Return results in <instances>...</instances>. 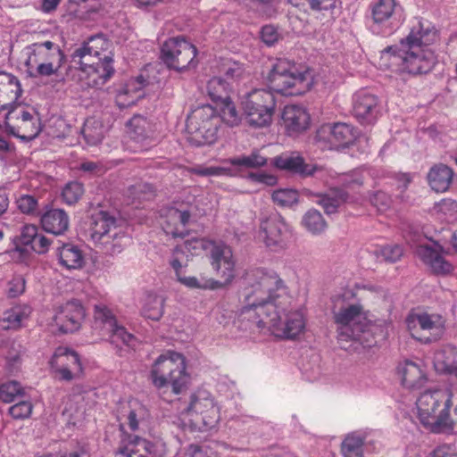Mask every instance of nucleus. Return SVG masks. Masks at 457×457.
<instances>
[{
	"label": "nucleus",
	"instance_id": "obj_6",
	"mask_svg": "<svg viewBox=\"0 0 457 457\" xmlns=\"http://www.w3.org/2000/svg\"><path fill=\"white\" fill-rule=\"evenodd\" d=\"M270 90L284 96H299L312 86V76L307 70H300L287 59H277L267 76Z\"/></svg>",
	"mask_w": 457,
	"mask_h": 457
},
{
	"label": "nucleus",
	"instance_id": "obj_29",
	"mask_svg": "<svg viewBox=\"0 0 457 457\" xmlns=\"http://www.w3.org/2000/svg\"><path fill=\"white\" fill-rule=\"evenodd\" d=\"M433 364L438 373L452 375L457 370V347L453 345L441 346L434 353Z\"/></svg>",
	"mask_w": 457,
	"mask_h": 457
},
{
	"label": "nucleus",
	"instance_id": "obj_46",
	"mask_svg": "<svg viewBox=\"0 0 457 457\" xmlns=\"http://www.w3.org/2000/svg\"><path fill=\"white\" fill-rule=\"evenodd\" d=\"M374 253L380 262H395L401 259L403 252L399 245H392L382 246Z\"/></svg>",
	"mask_w": 457,
	"mask_h": 457
},
{
	"label": "nucleus",
	"instance_id": "obj_25",
	"mask_svg": "<svg viewBox=\"0 0 457 457\" xmlns=\"http://www.w3.org/2000/svg\"><path fill=\"white\" fill-rule=\"evenodd\" d=\"M22 92L17 77L0 71V112L9 109L21 96Z\"/></svg>",
	"mask_w": 457,
	"mask_h": 457
},
{
	"label": "nucleus",
	"instance_id": "obj_13",
	"mask_svg": "<svg viewBox=\"0 0 457 457\" xmlns=\"http://www.w3.org/2000/svg\"><path fill=\"white\" fill-rule=\"evenodd\" d=\"M358 136L359 131L353 126L338 122L321 126L317 130L315 140L323 143V147L333 149L349 146Z\"/></svg>",
	"mask_w": 457,
	"mask_h": 457
},
{
	"label": "nucleus",
	"instance_id": "obj_55",
	"mask_svg": "<svg viewBox=\"0 0 457 457\" xmlns=\"http://www.w3.org/2000/svg\"><path fill=\"white\" fill-rule=\"evenodd\" d=\"M108 332L111 334L112 342L120 340L124 345H129L134 339L132 334L129 333L124 327L119 326L117 323Z\"/></svg>",
	"mask_w": 457,
	"mask_h": 457
},
{
	"label": "nucleus",
	"instance_id": "obj_64",
	"mask_svg": "<svg viewBox=\"0 0 457 457\" xmlns=\"http://www.w3.org/2000/svg\"><path fill=\"white\" fill-rule=\"evenodd\" d=\"M82 133L85 139L90 145H96L100 143L103 139L102 132L92 133V128L88 124H85V126L82 129Z\"/></svg>",
	"mask_w": 457,
	"mask_h": 457
},
{
	"label": "nucleus",
	"instance_id": "obj_43",
	"mask_svg": "<svg viewBox=\"0 0 457 457\" xmlns=\"http://www.w3.org/2000/svg\"><path fill=\"white\" fill-rule=\"evenodd\" d=\"M24 395V388L17 381H9L0 386V400L4 403L14 402L18 398L23 397Z\"/></svg>",
	"mask_w": 457,
	"mask_h": 457
},
{
	"label": "nucleus",
	"instance_id": "obj_53",
	"mask_svg": "<svg viewBox=\"0 0 457 457\" xmlns=\"http://www.w3.org/2000/svg\"><path fill=\"white\" fill-rule=\"evenodd\" d=\"M33 405L29 401H20L9 408V414L15 420H24L30 416Z\"/></svg>",
	"mask_w": 457,
	"mask_h": 457
},
{
	"label": "nucleus",
	"instance_id": "obj_26",
	"mask_svg": "<svg viewBox=\"0 0 457 457\" xmlns=\"http://www.w3.org/2000/svg\"><path fill=\"white\" fill-rule=\"evenodd\" d=\"M128 134L136 143L141 144L147 148L154 143V126L142 115H134L128 122Z\"/></svg>",
	"mask_w": 457,
	"mask_h": 457
},
{
	"label": "nucleus",
	"instance_id": "obj_2",
	"mask_svg": "<svg viewBox=\"0 0 457 457\" xmlns=\"http://www.w3.org/2000/svg\"><path fill=\"white\" fill-rule=\"evenodd\" d=\"M436 37V29L418 21L398 45L389 46L381 52V58L390 60L402 72L427 74L436 63L434 52L428 48Z\"/></svg>",
	"mask_w": 457,
	"mask_h": 457
},
{
	"label": "nucleus",
	"instance_id": "obj_48",
	"mask_svg": "<svg viewBox=\"0 0 457 457\" xmlns=\"http://www.w3.org/2000/svg\"><path fill=\"white\" fill-rule=\"evenodd\" d=\"M179 280L191 288L218 289L224 287V283L212 278L205 279L201 282L195 277H179Z\"/></svg>",
	"mask_w": 457,
	"mask_h": 457
},
{
	"label": "nucleus",
	"instance_id": "obj_38",
	"mask_svg": "<svg viewBox=\"0 0 457 457\" xmlns=\"http://www.w3.org/2000/svg\"><path fill=\"white\" fill-rule=\"evenodd\" d=\"M206 92L214 102L228 99V82L220 77L212 78L206 85Z\"/></svg>",
	"mask_w": 457,
	"mask_h": 457
},
{
	"label": "nucleus",
	"instance_id": "obj_7",
	"mask_svg": "<svg viewBox=\"0 0 457 457\" xmlns=\"http://www.w3.org/2000/svg\"><path fill=\"white\" fill-rule=\"evenodd\" d=\"M25 66L31 78L50 77L57 74L65 62V54L60 46L46 40L29 45Z\"/></svg>",
	"mask_w": 457,
	"mask_h": 457
},
{
	"label": "nucleus",
	"instance_id": "obj_32",
	"mask_svg": "<svg viewBox=\"0 0 457 457\" xmlns=\"http://www.w3.org/2000/svg\"><path fill=\"white\" fill-rule=\"evenodd\" d=\"M349 194L343 189H336L328 194L317 195L316 203L320 205L328 215L335 214L341 205L348 201Z\"/></svg>",
	"mask_w": 457,
	"mask_h": 457
},
{
	"label": "nucleus",
	"instance_id": "obj_11",
	"mask_svg": "<svg viewBox=\"0 0 457 457\" xmlns=\"http://www.w3.org/2000/svg\"><path fill=\"white\" fill-rule=\"evenodd\" d=\"M405 322L411 337L423 344L437 341L445 331V320L439 314L413 312L407 316Z\"/></svg>",
	"mask_w": 457,
	"mask_h": 457
},
{
	"label": "nucleus",
	"instance_id": "obj_36",
	"mask_svg": "<svg viewBox=\"0 0 457 457\" xmlns=\"http://www.w3.org/2000/svg\"><path fill=\"white\" fill-rule=\"evenodd\" d=\"M302 223L303 227L313 235H320L328 228L327 221L322 214L316 209L308 210L303 217Z\"/></svg>",
	"mask_w": 457,
	"mask_h": 457
},
{
	"label": "nucleus",
	"instance_id": "obj_59",
	"mask_svg": "<svg viewBox=\"0 0 457 457\" xmlns=\"http://www.w3.org/2000/svg\"><path fill=\"white\" fill-rule=\"evenodd\" d=\"M262 40L269 46L278 42L279 34L278 29L272 25H265L261 30Z\"/></svg>",
	"mask_w": 457,
	"mask_h": 457
},
{
	"label": "nucleus",
	"instance_id": "obj_33",
	"mask_svg": "<svg viewBox=\"0 0 457 457\" xmlns=\"http://www.w3.org/2000/svg\"><path fill=\"white\" fill-rule=\"evenodd\" d=\"M57 255L60 263L71 270L82 267L84 256L80 248L73 244H63L57 248Z\"/></svg>",
	"mask_w": 457,
	"mask_h": 457
},
{
	"label": "nucleus",
	"instance_id": "obj_27",
	"mask_svg": "<svg viewBox=\"0 0 457 457\" xmlns=\"http://www.w3.org/2000/svg\"><path fill=\"white\" fill-rule=\"evenodd\" d=\"M454 171L446 164H434L428 172L427 179L432 190L445 193L449 190L453 181Z\"/></svg>",
	"mask_w": 457,
	"mask_h": 457
},
{
	"label": "nucleus",
	"instance_id": "obj_35",
	"mask_svg": "<svg viewBox=\"0 0 457 457\" xmlns=\"http://www.w3.org/2000/svg\"><path fill=\"white\" fill-rule=\"evenodd\" d=\"M268 159L262 156L259 150H253L250 154L239 155L227 160V162L237 168L240 170L245 169H258L267 164Z\"/></svg>",
	"mask_w": 457,
	"mask_h": 457
},
{
	"label": "nucleus",
	"instance_id": "obj_41",
	"mask_svg": "<svg viewBox=\"0 0 457 457\" xmlns=\"http://www.w3.org/2000/svg\"><path fill=\"white\" fill-rule=\"evenodd\" d=\"M191 174H195L201 177H220L228 176L233 177L236 175L231 168L221 167V166H204L196 165L188 169Z\"/></svg>",
	"mask_w": 457,
	"mask_h": 457
},
{
	"label": "nucleus",
	"instance_id": "obj_4",
	"mask_svg": "<svg viewBox=\"0 0 457 457\" xmlns=\"http://www.w3.org/2000/svg\"><path fill=\"white\" fill-rule=\"evenodd\" d=\"M420 422L434 433L453 431V424L449 417L451 393L448 389L428 390L417 400Z\"/></svg>",
	"mask_w": 457,
	"mask_h": 457
},
{
	"label": "nucleus",
	"instance_id": "obj_61",
	"mask_svg": "<svg viewBox=\"0 0 457 457\" xmlns=\"http://www.w3.org/2000/svg\"><path fill=\"white\" fill-rule=\"evenodd\" d=\"M49 245L50 240L43 234H37L30 249L39 254H43L48 251Z\"/></svg>",
	"mask_w": 457,
	"mask_h": 457
},
{
	"label": "nucleus",
	"instance_id": "obj_20",
	"mask_svg": "<svg viewBox=\"0 0 457 457\" xmlns=\"http://www.w3.org/2000/svg\"><path fill=\"white\" fill-rule=\"evenodd\" d=\"M352 113L361 124H373L378 114V97L366 91L355 93L353 98Z\"/></svg>",
	"mask_w": 457,
	"mask_h": 457
},
{
	"label": "nucleus",
	"instance_id": "obj_31",
	"mask_svg": "<svg viewBox=\"0 0 457 457\" xmlns=\"http://www.w3.org/2000/svg\"><path fill=\"white\" fill-rule=\"evenodd\" d=\"M112 58L104 56L97 58V62L87 71V85L93 87H100L113 75Z\"/></svg>",
	"mask_w": 457,
	"mask_h": 457
},
{
	"label": "nucleus",
	"instance_id": "obj_52",
	"mask_svg": "<svg viewBox=\"0 0 457 457\" xmlns=\"http://www.w3.org/2000/svg\"><path fill=\"white\" fill-rule=\"evenodd\" d=\"M18 209L24 214L35 215L37 213V199L31 195H21L16 200Z\"/></svg>",
	"mask_w": 457,
	"mask_h": 457
},
{
	"label": "nucleus",
	"instance_id": "obj_49",
	"mask_svg": "<svg viewBox=\"0 0 457 457\" xmlns=\"http://www.w3.org/2000/svg\"><path fill=\"white\" fill-rule=\"evenodd\" d=\"M94 317L96 322H100L109 331L117 323L115 316L105 305H95Z\"/></svg>",
	"mask_w": 457,
	"mask_h": 457
},
{
	"label": "nucleus",
	"instance_id": "obj_51",
	"mask_svg": "<svg viewBox=\"0 0 457 457\" xmlns=\"http://www.w3.org/2000/svg\"><path fill=\"white\" fill-rule=\"evenodd\" d=\"M37 234L38 229L35 225L23 226L21 231V235L16 239L17 248H19V245H23L25 247L24 250L27 251L28 248L30 249Z\"/></svg>",
	"mask_w": 457,
	"mask_h": 457
},
{
	"label": "nucleus",
	"instance_id": "obj_40",
	"mask_svg": "<svg viewBox=\"0 0 457 457\" xmlns=\"http://www.w3.org/2000/svg\"><path fill=\"white\" fill-rule=\"evenodd\" d=\"M363 439L359 436L349 435L342 443L341 451L344 457H362Z\"/></svg>",
	"mask_w": 457,
	"mask_h": 457
},
{
	"label": "nucleus",
	"instance_id": "obj_56",
	"mask_svg": "<svg viewBox=\"0 0 457 457\" xmlns=\"http://www.w3.org/2000/svg\"><path fill=\"white\" fill-rule=\"evenodd\" d=\"M391 197L383 191H378L370 197L371 204L380 212L387 210L391 205Z\"/></svg>",
	"mask_w": 457,
	"mask_h": 457
},
{
	"label": "nucleus",
	"instance_id": "obj_47",
	"mask_svg": "<svg viewBox=\"0 0 457 457\" xmlns=\"http://www.w3.org/2000/svg\"><path fill=\"white\" fill-rule=\"evenodd\" d=\"M84 194L83 184L78 181H71L66 184L62 192L63 201L67 204H76Z\"/></svg>",
	"mask_w": 457,
	"mask_h": 457
},
{
	"label": "nucleus",
	"instance_id": "obj_17",
	"mask_svg": "<svg viewBox=\"0 0 457 457\" xmlns=\"http://www.w3.org/2000/svg\"><path fill=\"white\" fill-rule=\"evenodd\" d=\"M186 412L195 416V422L201 421L205 428H213L220 420V411L210 394L198 391L191 395Z\"/></svg>",
	"mask_w": 457,
	"mask_h": 457
},
{
	"label": "nucleus",
	"instance_id": "obj_23",
	"mask_svg": "<svg viewBox=\"0 0 457 457\" xmlns=\"http://www.w3.org/2000/svg\"><path fill=\"white\" fill-rule=\"evenodd\" d=\"M282 120L287 135L295 136L308 129L310 115L300 105H287L282 112Z\"/></svg>",
	"mask_w": 457,
	"mask_h": 457
},
{
	"label": "nucleus",
	"instance_id": "obj_28",
	"mask_svg": "<svg viewBox=\"0 0 457 457\" xmlns=\"http://www.w3.org/2000/svg\"><path fill=\"white\" fill-rule=\"evenodd\" d=\"M417 254L436 274L446 275L453 270V265L439 252L430 246H419Z\"/></svg>",
	"mask_w": 457,
	"mask_h": 457
},
{
	"label": "nucleus",
	"instance_id": "obj_37",
	"mask_svg": "<svg viewBox=\"0 0 457 457\" xmlns=\"http://www.w3.org/2000/svg\"><path fill=\"white\" fill-rule=\"evenodd\" d=\"M86 51H89L87 49V44H84L81 47L74 51V53L71 54V61L76 65H78V68L81 71L87 73V71L94 66V64L97 62V58L100 57L98 51H95L94 55L85 54Z\"/></svg>",
	"mask_w": 457,
	"mask_h": 457
},
{
	"label": "nucleus",
	"instance_id": "obj_21",
	"mask_svg": "<svg viewBox=\"0 0 457 457\" xmlns=\"http://www.w3.org/2000/svg\"><path fill=\"white\" fill-rule=\"evenodd\" d=\"M210 255L212 268L223 279L224 286L229 284L235 278V262L232 250L225 244H213L211 245Z\"/></svg>",
	"mask_w": 457,
	"mask_h": 457
},
{
	"label": "nucleus",
	"instance_id": "obj_18",
	"mask_svg": "<svg viewBox=\"0 0 457 457\" xmlns=\"http://www.w3.org/2000/svg\"><path fill=\"white\" fill-rule=\"evenodd\" d=\"M5 115V130L8 134L20 138L23 142H30L35 139L41 131L39 120L33 117L28 111H21V115L17 116L19 124L17 127L9 124L8 120L14 112L12 105L7 109Z\"/></svg>",
	"mask_w": 457,
	"mask_h": 457
},
{
	"label": "nucleus",
	"instance_id": "obj_9",
	"mask_svg": "<svg viewBox=\"0 0 457 457\" xmlns=\"http://www.w3.org/2000/svg\"><path fill=\"white\" fill-rule=\"evenodd\" d=\"M186 126L189 133L188 139L193 145H211L218 138L220 117L209 104L198 106L187 116Z\"/></svg>",
	"mask_w": 457,
	"mask_h": 457
},
{
	"label": "nucleus",
	"instance_id": "obj_3",
	"mask_svg": "<svg viewBox=\"0 0 457 457\" xmlns=\"http://www.w3.org/2000/svg\"><path fill=\"white\" fill-rule=\"evenodd\" d=\"M332 313L337 325V340L342 348L347 347L344 342L359 344L370 348L376 344L373 337L375 326L371 324L361 304H345V299H333Z\"/></svg>",
	"mask_w": 457,
	"mask_h": 457
},
{
	"label": "nucleus",
	"instance_id": "obj_1",
	"mask_svg": "<svg viewBox=\"0 0 457 457\" xmlns=\"http://www.w3.org/2000/svg\"><path fill=\"white\" fill-rule=\"evenodd\" d=\"M243 296L247 303L237 316L241 329L267 328L281 338L293 339L304 328L302 312H289L290 297L278 275L255 269L246 273Z\"/></svg>",
	"mask_w": 457,
	"mask_h": 457
},
{
	"label": "nucleus",
	"instance_id": "obj_57",
	"mask_svg": "<svg viewBox=\"0 0 457 457\" xmlns=\"http://www.w3.org/2000/svg\"><path fill=\"white\" fill-rule=\"evenodd\" d=\"M310 8L315 12L334 10L340 0H306Z\"/></svg>",
	"mask_w": 457,
	"mask_h": 457
},
{
	"label": "nucleus",
	"instance_id": "obj_63",
	"mask_svg": "<svg viewBox=\"0 0 457 457\" xmlns=\"http://www.w3.org/2000/svg\"><path fill=\"white\" fill-rule=\"evenodd\" d=\"M80 170L93 175H98L104 171V167L100 162L86 161L80 163Z\"/></svg>",
	"mask_w": 457,
	"mask_h": 457
},
{
	"label": "nucleus",
	"instance_id": "obj_16",
	"mask_svg": "<svg viewBox=\"0 0 457 457\" xmlns=\"http://www.w3.org/2000/svg\"><path fill=\"white\" fill-rule=\"evenodd\" d=\"M395 0H378L370 5V30L373 34L386 37L396 29L395 14Z\"/></svg>",
	"mask_w": 457,
	"mask_h": 457
},
{
	"label": "nucleus",
	"instance_id": "obj_58",
	"mask_svg": "<svg viewBox=\"0 0 457 457\" xmlns=\"http://www.w3.org/2000/svg\"><path fill=\"white\" fill-rule=\"evenodd\" d=\"M25 279L21 276L12 278L8 283V295L17 297L25 291Z\"/></svg>",
	"mask_w": 457,
	"mask_h": 457
},
{
	"label": "nucleus",
	"instance_id": "obj_5",
	"mask_svg": "<svg viewBox=\"0 0 457 457\" xmlns=\"http://www.w3.org/2000/svg\"><path fill=\"white\" fill-rule=\"evenodd\" d=\"M185 357L173 351L161 354L154 362L150 378L157 388L170 386L175 395L185 392L190 382V376L186 370Z\"/></svg>",
	"mask_w": 457,
	"mask_h": 457
},
{
	"label": "nucleus",
	"instance_id": "obj_44",
	"mask_svg": "<svg viewBox=\"0 0 457 457\" xmlns=\"http://www.w3.org/2000/svg\"><path fill=\"white\" fill-rule=\"evenodd\" d=\"M162 212L161 225L165 234L171 235L173 237H185L187 233L185 229L179 228V221H172L170 218L171 207L166 208Z\"/></svg>",
	"mask_w": 457,
	"mask_h": 457
},
{
	"label": "nucleus",
	"instance_id": "obj_30",
	"mask_svg": "<svg viewBox=\"0 0 457 457\" xmlns=\"http://www.w3.org/2000/svg\"><path fill=\"white\" fill-rule=\"evenodd\" d=\"M42 228L45 231L54 235H62L69 228V216L62 209H51L41 215Z\"/></svg>",
	"mask_w": 457,
	"mask_h": 457
},
{
	"label": "nucleus",
	"instance_id": "obj_14",
	"mask_svg": "<svg viewBox=\"0 0 457 457\" xmlns=\"http://www.w3.org/2000/svg\"><path fill=\"white\" fill-rule=\"evenodd\" d=\"M288 234V225L277 212L261 220L259 236L265 245L272 251L286 248Z\"/></svg>",
	"mask_w": 457,
	"mask_h": 457
},
{
	"label": "nucleus",
	"instance_id": "obj_22",
	"mask_svg": "<svg viewBox=\"0 0 457 457\" xmlns=\"http://www.w3.org/2000/svg\"><path fill=\"white\" fill-rule=\"evenodd\" d=\"M271 164L278 170L302 178L311 177L319 170L318 165L306 163L298 153H284L274 157Z\"/></svg>",
	"mask_w": 457,
	"mask_h": 457
},
{
	"label": "nucleus",
	"instance_id": "obj_19",
	"mask_svg": "<svg viewBox=\"0 0 457 457\" xmlns=\"http://www.w3.org/2000/svg\"><path fill=\"white\" fill-rule=\"evenodd\" d=\"M85 317V311L79 300H71L60 307L54 317V324L62 333L77 331Z\"/></svg>",
	"mask_w": 457,
	"mask_h": 457
},
{
	"label": "nucleus",
	"instance_id": "obj_15",
	"mask_svg": "<svg viewBox=\"0 0 457 457\" xmlns=\"http://www.w3.org/2000/svg\"><path fill=\"white\" fill-rule=\"evenodd\" d=\"M50 366L59 379L63 381L79 378L83 373L79 353L63 346L56 348L50 360Z\"/></svg>",
	"mask_w": 457,
	"mask_h": 457
},
{
	"label": "nucleus",
	"instance_id": "obj_34",
	"mask_svg": "<svg viewBox=\"0 0 457 457\" xmlns=\"http://www.w3.org/2000/svg\"><path fill=\"white\" fill-rule=\"evenodd\" d=\"M31 308L28 305H17L4 313L1 320L3 329H18L21 327L22 321L29 318Z\"/></svg>",
	"mask_w": 457,
	"mask_h": 457
},
{
	"label": "nucleus",
	"instance_id": "obj_10",
	"mask_svg": "<svg viewBox=\"0 0 457 457\" xmlns=\"http://www.w3.org/2000/svg\"><path fill=\"white\" fill-rule=\"evenodd\" d=\"M242 104L249 125L261 128L271 122L276 100L270 90L254 89L245 96Z\"/></svg>",
	"mask_w": 457,
	"mask_h": 457
},
{
	"label": "nucleus",
	"instance_id": "obj_42",
	"mask_svg": "<svg viewBox=\"0 0 457 457\" xmlns=\"http://www.w3.org/2000/svg\"><path fill=\"white\" fill-rule=\"evenodd\" d=\"M271 198L278 206L292 207L298 204L299 193L292 188H280L272 193Z\"/></svg>",
	"mask_w": 457,
	"mask_h": 457
},
{
	"label": "nucleus",
	"instance_id": "obj_54",
	"mask_svg": "<svg viewBox=\"0 0 457 457\" xmlns=\"http://www.w3.org/2000/svg\"><path fill=\"white\" fill-rule=\"evenodd\" d=\"M223 72L226 77V81H236L244 77L245 69L243 67V64L237 62H233L224 65Z\"/></svg>",
	"mask_w": 457,
	"mask_h": 457
},
{
	"label": "nucleus",
	"instance_id": "obj_45",
	"mask_svg": "<svg viewBox=\"0 0 457 457\" xmlns=\"http://www.w3.org/2000/svg\"><path fill=\"white\" fill-rule=\"evenodd\" d=\"M219 115L220 117V122L223 121L229 127L237 126L241 121V116L235 104L228 101V99L223 102V106Z\"/></svg>",
	"mask_w": 457,
	"mask_h": 457
},
{
	"label": "nucleus",
	"instance_id": "obj_24",
	"mask_svg": "<svg viewBox=\"0 0 457 457\" xmlns=\"http://www.w3.org/2000/svg\"><path fill=\"white\" fill-rule=\"evenodd\" d=\"M402 385L411 391L421 389L428 382V375L424 366L412 361H405L398 366Z\"/></svg>",
	"mask_w": 457,
	"mask_h": 457
},
{
	"label": "nucleus",
	"instance_id": "obj_50",
	"mask_svg": "<svg viewBox=\"0 0 457 457\" xmlns=\"http://www.w3.org/2000/svg\"><path fill=\"white\" fill-rule=\"evenodd\" d=\"M128 446L134 448V451L143 453L147 457H158L157 445L146 439L134 436L133 441H131Z\"/></svg>",
	"mask_w": 457,
	"mask_h": 457
},
{
	"label": "nucleus",
	"instance_id": "obj_12",
	"mask_svg": "<svg viewBox=\"0 0 457 457\" xmlns=\"http://www.w3.org/2000/svg\"><path fill=\"white\" fill-rule=\"evenodd\" d=\"M196 48L184 38L172 37L166 40L161 48V59L170 68L182 71L195 67Z\"/></svg>",
	"mask_w": 457,
	"mask_h": 457
},
{
	"label": "nucleus",
	"instance_id": "obj_8",
	"mask_svg": "<svg viewBox=\"0 0 457 457\" xmlns=\"http://www.w3.org/2000/svg\"><path fill=\"white\" fill-rule=\"evenodd\" d=\"M90 231L95 244L102 245L107 253H119L126 245V235L119 228L116 217L106 211L101 210L92 214Z\"/></svg>",
	"mask_w": 457,
	"mask_h": 457
},
{
	"label": "nucleus",
	"instance_id": "obj_39",
	"mask_svg": "<svg viewBox=\"0 0 457 457\" xmlns=\"http://www.w3.org/2000/svg\"><path fill=\"white\" fill-rule=\"evenodd\" d=\"M163 304L162 297L148 295L141 310V314L146 319L159 320L163 315Z\"/></svg>",
	"mask_w": 457,
	"mask_h": 457
},
{
	"label": "nucleus",
	"instance_id": "obj_60",
	"mask_svg": "<svg viewBox=\"0 0 457 457\" xmlns=\"http://www.w3.org/2000/svg\"><path fill=\"white\" fill-rule=\"evenodd\" d=\"M247 178L253 182L267 186H274L278 181L276 176L264 172H250Z\"/></svg>",
	"mask_w": 457,
	"mask_h": 457
},
{
	"label": "nucleus",
	"instance_id": "obj_62",
	"mask_svg": "<svg viewBox=\"0 0 457 457\" xmlns=\"http://www.w3.org/2000/svg\"><path fill=\"white\" fill-rule=\"evenodd\" d=\"M191 214L188 211H179L175 207H171L170 218L172 221H179V226H182V229L189 221Z\"/></svg>",
	"mask_w": 457,
	"mask_h": 457
}]
</instances>
